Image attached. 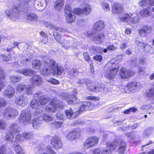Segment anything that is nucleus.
Listing matches in <instances>:
<instances>
[{"label":"nucleus","instance_id":"f257e3e1","mask_svg":"<svg viewBox=\"0 0 154 154\" xmlns=\"http://www.w3.org/2000/svg\"><path fill=\"white\" fill-rule=\"evenodd\" d=\"M44 68L41 71L42 75L46 76H49L51 73L54 75H60L64 70L63 66L58 65L52 59L50 60L49 62H45Z\"/></svg>","mask_w":154,"mask_h":154},{"label":"nucleus","instance_id":"f03ea898","mask_svg":"<svg viewBox=\"0 0 154 154\" xmlns=\"http://www.w3.org/2000/svg\"><path fill=\"white\" fill-rule=\"evenodd\" d=\"M33 0H22L20 2V8L23 9V17L28 22H36L38 17L35 14L29 13V6L33 2Z\"/></svg>","mask_w":154,"mask_h":154},{"label":"nucleus","instance_id":"7ed1b4c3","mask_svg":"<svg viewBox=\"0 0 154 154\" xmlns=\"http://www.w3.org/2000/svg\"><path fill=\"white\" fill-rule=\"evenodd\" d=\"M94 107V105L93 103L90 102L85 101L82 103V106L78 111L73 112L72 109L69 108L65 111V114L67 118L72 119L77 117L80 112L84 110H91Z\"/></svg>","mask_w":154,"mask_h":154},{"label":"nucleus","instance_id":"20e7f679","mask_svg":"<svg viewBox=\"0 0 154 154\" xmlns=\"http://www.w3.org/2000/svg\"><path fill=\"white\" fill-rule=\"evenodd\" d=\"M119 67L117 64L107 63L105 66L104 69L106 72L105 75L109 80L113 79L117 74Z\"/></svg>","mask_w":154,"mask_h":154},{"label":"nucleus","instance_id":"39448f33","mask_svg":"<svg viewBox=\"0 0 154 154\" xmlns=\"http://www.w3.org/2000/svg\"><path fill=\"white\" fill-rule=\"evenodd\" d=\"M20 128L18 124L14 123L11 124L9 126L8 133L5 137V139L8 141L12 142L14 135L20 131Z\"/></svg>","mask_w":154,"mask_h":154},{"label":"nucleus","instance_id":"423d86ee","mask_svg":"<svg viewBox=\"0 0 154 154\" xmlns=\"http://www.w3.org/2000/svg\"><path fill=\"white\" fill-rule=\"evenodd\" d=\"M31 119V114L29 111L22 110L20 115L18 117V122L22 123L26 125L30 123Z\"/></svg>","mask_w":154,"mask_h":154},{"label":"nucleus","instance_id":"0eeeda50","mask_svg":"<svg viewBox=\"0 0 154 154\" xmlns=\"http://www.w3.org/2000/svg\"><path fill=\"white\" fill-rule=\"evenodd\" d=\"M18 114L16 109L11 107H8L4 110L3 115L7 119H14L18 115Z\"/></svg>","mask_w":154,"mask_h":154},{"label":"nucleus","instance_id":"6e6552de","mask_svg":"<svg viewBox=\"0 0 154 154\" xmlns=\"http://www.w3.org/2000/svg\"><path fill=\"white\" fill-rule=\"evenodd\" d=\"M65 12L66 15V20L68 23H71L75 20L76 17L73 14L71 6L69 5H66Z\"/></svg>","mask_w":154,"mask_h":154},{"label":"nucleus","instance_id":"1a4fd4ad","mask_svg":"<svg viewBox=\"0 0 154 154\" xmlns=\"http://www.w3.org/2000/svg\"><path fill=\"white\" fill-rule=\"evenodd\" d=\"M36 151H38L39 154H57L55 151L52 149L50 145L42 147L38 146L35 149Z\"/></svg>","mask_w":154,"mask_h":154},{"label":"nucleus","instance_id":"9d476101","mask_svg":"<svg viewBox=\"0 0 154 154\" xmlns=\"http://www.w3.org/2000/svg\"><path fill=\"white\" fill-rule=\"evenodd\" d=\"M99 141V138L93 136L90 137L85 141L84 144V147L85 149L91 148L97 144Z\"/></svg>","mask_w":154,"mask_h":154},{"label":"nucleus","instance_id":"9b49d317","mask_svg":"<svg viewBox=\"0 0 154 154\" xmlns=\"http://www.w3.org/2000/svg\"><path fill=\"white\" fill-rule=\"evenodd\" d=\"M140 84L139 82H131L127 85V92L128 93H134L138 91L140 89Z\"/></svg>","mask_w":154,"mask_h":154},{"label":"nucleus","instance_id":"f8f14e48","mask_svg":"<svg viewBox=\"0 0 154 154\" xmlns=\"http://www.w3.org/2000/svg\"><path fill=\"white\" fill-rule=\"evenodd\" d=\"M59 103V101L56 99H52L50 105L45 107L46 110L48 112H54L60 106Z\"/></svg>","mask_w":154,"mask_h":154},{"label":"nucleus","instance_id":"ddd939ff","mask_svg":"<svg viewBox=\"0 0 154 154\" xmlns=\"http://www.w3.org/2000/svg\"><path fill=\"white\" fill-rule=\"evenodd\" d=\"M30 82L33 86H38L41 85L43 82V79L41 76L35 75L31 78Z\"/></svg>","mask_w":154,"mask_h":154},{"label":"nucleus","instance_id":"4468645a","mask_svg":"<svg viewBox=\"0 0 154 154\" xmlns=\"http://www.w3.org/2000/svg\"><path fill=\"white\" fill-rule=\"evenodd\" d=\"M15 89L11 85H9L6 88H4L3 92V95L9 98H12L15 94Z\"/></svg>","mask_w":154,"mask_h":154},{"label":"nucleus","instance_id":"2eb2a0df","mask_svg":"<svg viewBox=\"0 0 154 154\" xmlns=\"http://www.w3.org/2000/svg\"><path fill=\"white\" fill-rule=\"evenodd\" d=\"M14 101L17 105L22 107L25 106L28 103L23 94H20L15 97Z\"/></svg>","mask_w":154,"mask_h":154},{"label":"nucleus","instance_id":"dca6fc26","mask_svg":"<svg viewBox=\"0 0 154 154\" xmlns=\"http://www.w3.org/2000/svg\"><path fill=\"white\" fill-rule=\"evenodd\" d=\"M51 144L55 149H58L62 148L63 144L60 139L58 137L55 136L51 140Z\"/></svg>","mask_w":154,"mask_h":154},{"label":"nucleus","instance_id":"f3484780","mask_svg":"<svg viewBox=\"0 0 154 154\" xmlns=\"http://www.w3.org/2000/svg\"><path fill=\"white\" fill-rule=\"evenodd\" d=\"M72 11L73 13H74L77 15H81L83 14L87 15L90 13L91 8L89 5H86L85 7L83 9L74 8L73 10H72Z\"/></svg>","mask_w":154,"mask_h":154},{"label":"nucleus","instance_id":"a211bd4d","mask_svg":"<svg viewBox=\"0 0 154 154\" xmlns=\"http://www.w3.org/2000/svg\"><path fill=\"white\" fill-rule=\"evenodd\" d=\"M87 34L88 36L91 37H92L94 35V34H97V35L94 36L93 38V41L97 43H98L101 42L102 39H103L104 36V35L103 33H99L98 32L96 34L93 33L92 32L88 31L87 32Z\"/></svg>","mask_w":154,"mask_h":154},{"label":"nucleus","instance_id":"6ab92c4d","mask_svg":"<svg viewBox=\"0 0 154 154\" xmlns=\"http://www.w3.org/2000/svg\"><path fill=\"white\" fill-rule=\"evenodd\" d=\"M104 26V22L101 20L98 21L94 24L92 31L96 34L102 30Z\"/></svg>","mask_w":154,"mask_h":154},{"label":"nucleus","instance_id":"aec40b11","mask_svg":"<svg viewBox=\"0 0 154 154\" xmlns=\"http://www.w3.org/2000/svg\"><path fill=\"white\" fill-rule=\"evenodd\" d=\"M47 5L46 1V0H38L35 3L34 6L35 9L39 11H42L44 10Z\"/></svg>","mask_w":154,"mask_h":154},{"label":"nucleus","instance_id":"412c9836","mask_svg":"<svg viewBox=\"0 0 154 154\" xmlns=\"http://www.w3.org/2000/svg\"><path fill=\"white\" fill-rule=\"evenodd\" d=\"M40 106V105L39 104L38 101L36 99H33L31 102V107L36 109V113H39L43 111V109Z\"/></svg>","mask_w":154,"mask_h":154},{"label":"nucleus","instance_id":"4be33fe9","mask_svg":"<svg viewBox=\"0 0 154 154\" xmlns=\"http://www.w3.org/2000/svg\"><path fill=\"white\" fill-rule=\"evenodd\" d=\"M45 62H48L46 61L42 62L41 60H35L32 61V67L33 68L38 69L43 67L40 71V73L42 74L41 71L44 69V64Z\"/></svg>","mask_w":154,"mask_h":154},{"label":"nucleus","instance_id":"5701e85b","mask_svg":"<svg viewBox=\"0 0 154 154\" xmlns=\"http://www.w3.org/2000/svg\"><path fill=\"white\" fill-rule=\"evenodd\" d=\"M152 31L151 27L146 26L140 29L139 30L140 35L142 37H145L149 34Z\"/></svg>","mask_w":154,"mask_h":154},{"label":"nucleus","instance_id":"b1692460","mask_svg":"<svg viewBox=\"0 0 154 154\" xmlns=\"http://www.w3.org/2000/svg\"><path fill=\"white\" fill-rule=\"evenodd\" d=\"M81 133L79 131L74 130L69 133L66 137L67 139L72 140L75 139L79 137Z\"/></svg>","mask_w":154,"mask_h":154},{"label":"nucleus","instance_id":"393cba45","mask_svg":"<svg viewBox=\"0 0 154 154\" xmlns=\"http://www.w3.org/2000/svg\"><path fill=\"white\" fill-rule=\"evenodd\" d=\"M42 93L40 92H38L36 93L34 95V97H36L40 96L39 98V102L40 104V105L42 107V106L45 104L47 102H49L50 100V99L47 97H46L44 96L41 97L40 95Z\"/></svg>","mask_w":154,"mask_h":154},{"label":"nucleus","instance_id":"a878e982","mask_svg":"<svg viewBox=\"0 0 154 154\" xmlns=\"http://www.w3.org/2000/svg\"><path fill=\"white\" fill-rule=\"evenodd\" d=\"M31 62V58L27 56H23L20 57L19 59V63L23 66L28 65Z\"/></svg>","mask_w":154,"mask_h":154},{"label":"nucleus","instance_id":"bb28decb","mask_svg":"<svg viewBox=\"0 0 154 154\" xmlns=\"http://www.w3.org/2000/svg\"><path fill=\"white\" fill-rule=\"evenodd\" d=\"M120 75L121 77L123 79H127L129 76L133 75V72L128 70L122 68L120 70Z\"/></svg>","mask_w":154,"mask_h":154},{"label":"nucleus","instance_id":"cd10ccee","mask_svg":"<svg viewBox=\"0 0 154 154\" xmlns=\"http://www.w3.org/2000/svg\"><path fill=\"white\" fill-rule=\"evenodd\" d=\"M141 7H146L148 8L154 6V0H142L139 3Z\"/></svg>","mask_w":154,"mask_h":154},{"label":"nucleus","instance_id":"c85d7f7f","mask_svg":"<svg viewBox=\"0 0 154 154\" xmlns=\"http://www.w3.org/2000/svg\"><path fill=\"white\" fill-rule=\"evenodd\" d=\"M73 41V40L72 39L71 40H69V41L66 42L65 43L64 42V39L62 37H61L60 38V39L58 41V42L60 44H65L64 45H63V46L64 47H66V49H67V48H68L70 46H74L75 45V43L73 44L72 43V42Z\"/></svg>","mask_w":154,"mask_h":154},{"label":"nucleus","instance_id":"c756f323","mask_svg":"<svg viewBox=\"0 0 154 154\" xmlns=\"http://www.w3.org/2000/svg\"><path fill=\"white\" fill-rule=\"evenodd\" d=\"M5 14L14 21L16 20L18 17V15L12 9H7L5 11Z\"/></svg>","mask_w":154,"mask_h":154},{"label":"nucleus","instance_id":"7c9ffc66","mask_svg":"<svg viewBox=\"0 0 154 154\" xmlns=\"http://www.w3.org/2000/svg\"><path fill=\"white\" fill-rule=\"evenodd\" d=\"M123 11L122 6L119 4H115L113 6L112 12L113 14H120Z\"/></svg>","mask_w":154,"mask_h":154},{"label":"nucleus","instance_id":"2f4dec72","mask_svg":"<svg viewBox=\"0 0 154 154\" xmlns=\"http://www.w3.org/2000/svg\"><path fill=\"white\" fill-rule=\"evenodd\" d=\"M17 72L26 76H31L33 74L34 71L30 69H18Z\"/></svg>","mask_w":154,"mask_h":154},{"label":"nucleus","instance_id":"473e14b6","mask_svg":"<svg viewBox=\"0 0 154 154\" xmlns=\"http://www.w3.org/2000/svg\"><path fill=\"white\" fill-rule=\"evenodd\" d=\"M103 91H107V89L106 88V85L102 83L96 85L94 92H100Z\"/></svg>","mask_w":154,"mask_h":154},{"label":"nucleus","instance_id":"72a5a7b5","mask_svg":"<svg viewBox=\"0 0 154 154\" xmlns=\"http://www.w3.org/2000/svg\"><path fill=\"white\" fill-rule=\"evenodd\" d=\"M64 3L63 0H57L54 5L55 10L58 11H60L63 8Z\"/></svg>","mask_w":154,"mask_h":154},{"label":"nucleus","instance_id":"f704fd0d","mask_svg":"<svg viewBox=\"0 0 154 154\" xmlns=\"http://www.w3.org/2000/svg\"><path fill=\"white\" fill-rule=\"evenodd\" d=\"M46 25L47 27H49L50 29L55 30H57L60 32H64L66 31V30L62 28L59 27L56 25H54L48 23H47Z\"/></svg>","mask_w":154,"mask_h":154},{"label":"nucleus","instance_id":"c9c22d12","mask_svg":"<svg viewBox=\"0 0 154 154\" xmlns=\"http://www.w3.org/2000/svg\"><path fill=\"white\" fill-rule=\"evenodd\" d=\"M41 119V118H36L33 119L32 124L34 128L37 129L38 127L42 123Z\"/></svg>","mask_w":154,"mask_h":154},{"label":"nucleus","instance_id":"e433bc0d","mask_svg":"<svg viewBox=\"0 0 154 154\" xmlns=\"http://www.w3.org/2000/svg\"><path fill=\"white\" fill-rule=\"evenodd\" d=\"M118 144V140L116 139H115L113 142H108L106 143L107 146L110 148V150L115 149L117 146Z\"/></svg>","mask_w":154,"mask_h":154},{"label":"nucleus","instance_id":"4c0bfd02","mask_svg":"<svg viewBox=\"0 0 154 154\" xmlns=\"http://www.w3.org/2000/svg\"><path fill=\"white\" fill-rule=\"evenodd\" d=\"M79 74V70L76 69H73L69 71L68 72V75H69V77L72 78L76 76Z\"/></svg>","mask_w":154,"mask_h":154},{"label":"nucleus","instance_id":"58836bf2","mask_svg":"<svg viewBox=\"0 0 154 154\" xmlns=\"http://www.w3.org/2000/svg\"><path fill=\"white\" fill-rule=\"evenodd\" d=\"M96 85L91 81H89L86 84L87 88L89 91L94 92Z\"/></svg>","mask_w":154,"mask_h":154},{"label":"nucleus","instance_id":"ea45409f","mask_svg":"<svg viewBox=\"0 0 154 154\" xmlns=\"http://www.w3.org/2000/svg\"><path fill=\"white\" fill-rule=\"evenodd\" d=\"M69 100L68 102L69 104H74L75 105L76 103H78L79 102V100L75 96H71V97H69Z\"/></svg>","mask_w":154,"mask_h":154},{"label":"nucleus","instance_id":"a19ab883","mask_svg":"<svg viewBox=\"0 0 154 154\" xmlns=\"http://www.w3.org/2000/svg\"><path fill=\"white\" fill-rule=\"evenodd\" d=\"M126 145L125 143L122 141H121L119 145V148L118 150L120 154H123Z\"/></svg>","mask_w":154,"mask_h":154},{"label":"nucleus","instance_id":"79ce46f5","mask_svg":"<svg viewBox=\"0 0 154 154\" xmlns=\"http://www.w3.org/2000/svg\"><path fill=\"white\" fill-rule=\"evenodd\" d=\"M14 149L17 154H23L24 153L23 150L19 145L14 144Z\"/></svg>","mask_w":154,"mask_h":154},{"label":"nucleus","instance_id":"37998d69","mask_svg":"<svg viewBox=\"0 0 154 154\" xmlns=\"http://www.w3.org/2000/svg\"><path fill=\"white\" fill-rule=\"evenodd\" d=\"M41 118L47 122H50L53 120V118L50 116L46 114H42L41 115Z\"/></svg>","mask_w":154,"mask_h":154},{"label":"nucleus","instance_id":"c03bdc74","mask_svg":"<svg viewBox=\"0 0 154 154\" xmlns=\"http://www.w3.org/2000/svg\"><path fill=\"white\" fill-rule=\"evenodd\" d=\"M26 85L23 84H17L16 86L17 91L18 92L23 91L26 88Z\"/></svg>","mask_w":154,"mask_h":154},{"label":"nucleus","instance_id":"a18cd8bd","mask_svg":"<svg viewBox=\"0 0 154 154\" xmlns=\"http://www.w3.org/2000/svg\"><path fill=\"white\" fill-rule=\"evenodd\" d=\"M146 97L151 99H154V88H151L149 90L146 91Z\"/></svg>","mask_w":154,"mask_h":154},{"label":"nucleus","instance_id":"49530a36","mask_svg":"<svg viewBox=\"0 0 154 154\" xmlns=\"http://www.w3.org/2000/svg\"><path fill=\"white\" fill-rule=\"evenodd\" d=\"M145 52L146 53H152L153 52V49L152 48L147 44H146L145 45L143 48Z\"/></svg>","mask_w":154,"mask_h":154},{"label":"nucleus","instance_id":"de8ad7c7","mask_svg":"<svg viewBox=\"0 0 154 154\" xmlns=\"http://www.w3.org/2000/svg\"><path fill=\"white\" fill-rule=\"evenodd\" d=\"M133 15L134 16L131 19L130 22L131 23L136 24L139 21V16L138 15L135 14H134Z\"/></svg>","mask_w":154,"mask_h":154},{"label":"nucleus","instance_id":"09e8293b","mask_svg":"<svg viewBox=\"0 0 154 154\" xmlns=\"http://www.w3.org/2000/svg\"><path fill=\"white\" fill-rule=\"evenodd\" d=\"M11 56L10 54L6 56L5 55H0V59L3 61H8L11 60Z\"/></svg>","mask_w":154,"mask_h":154},{"label":"nucleus","instance_id":"8fccbe9b","mask_svg":"<svg viewBox=\"0 0 154 154\" xmlns=\"http://www.w3.org/2000/svg\"><path fill=\"white\" fill-rule=\"evenodd\" d=\"M140 15L142 17H148L150 15L151 13L147 9H145L140 11Z\"/></svg>","mask_w":154,"mask_h":154},{"label":"nucleus","instance_id":"3c124183","mask_svg":"<svg viewBox=\"0 0 154 154\" xmlns=\"http://www.w3.org/2000/svg\"><path fill=\"white\" fill-rule=\"evenodd\" d=\"M34 87L33 86L30 85L25 88L26 90V93L27 95H31L32 93L34 90Z\"/></svg>","mask_w":154,"mask_h":154},{"label":"nucleus","instance_id":"603ef678","mask_svg":"<svg viewBox=\"0 0 154 154\" xmlns=\"http://www.w3.org/2000/svg\"><path fill=\"white\" fill-rule=\"evenodd\" d=\"M15 140L12 142V143L13 144H16V145H18L17 143L18 141L20 140L23 141L24 140V137H23V134L22 135V136L19 134L17 135L15 138Z\"/></svg>","mask_w":154,"mask_h":154},{"label":"nucleus","instance_id":"864d4df0","mask_svg":"<svg viewBox=\"0 0 154 154\" xmlns=\"http://www.w3.org/2000/svg\"><path fill=\"white\" fill-rule=\"evenodd\" d=\"M22 79V76H13L11 77L10 78V80L13 83H16L18 82Z\"/></svg>","mask_w":154,"mask_h":154},{"label":"nucleus","instance_id":"5fc2aeb1","mask_svg":"<svg viewBox=\"0 0 154 154\" xmlns=\"http://www.w3.org/2000/svg\"><path fill=\"white\" fill-rule=\"evenodd\" d=\"M130 18H131V16L129 14L127 13L123 14L120 19L122 21L127 22L128 21Z\"/></svg>","mask_w":154,"mask_h":154},{"label":"nucleus","instance_id":"6e6d98bb","mask_svg":"<svg viewBox=\"0 0 154 154\" xmlns=\"http://www.w3.org/2000/svg\"><path fill=\"white\" fill-rule=\"evenodd\" d=\"M102 6L105 11H108L110 10L109 5L108 3L105 2L102 3Z\"/></svg>","mask_w":154,"mask_h":154},{"label":"nucleus","instance_id":"4d7b16f0","mask_svg":"<svg viewBox=\"0 0 154 154\" xmlns=\"http://www.w3.org/2000/svg\"><path fill=\"white\" fill-rule=\"evenodd\" d=\"M40 34L42 37H43L45 38V40H42V42L44 44H46L48 40L47 35L43 31H42L40 32Z\"/></svg>","mask_w":154,"mask_h":154},{"label":"nucleus","instance_id":"13d9d810","mask_svg":"<svg viewBox=\"0 0 154 154\" xmlns=\"http://www.w3.org/2000/svg\"><path fill=\"white\" fill-rule=\"evenodd\" d=\"M117 44L110 45L107 47V49L111 51H115L117 48Z\"/></svg>","mask_w":154,"mask_h":154},{"label":"nucleus","instance_id":"bf43d9fd","mask_svg":"<svg viewBox=\"0 0 154 154\" xmlns=\"http://www.w3.org/2000/svg\"><path fill=\"white\" fill-rule=\"evenodd\" d=\"M7 104V101L3 98H0V108L2 106H5Z\"/></svg>","mask_w":154,"mask_h":154},{"label":"nucleus","instance_id":"052dcab7","mask_svg":"<svg viewBox=\"0 0 154 154\" xmlns=\"http://www.w3.org/2000/svg\"><path fill=\"white\" fill-rule=\"evenodd\" d=\"M32 136V133L25 132L23 134V137L24 138L27 139H29Z\"/></svg>","mask_w":154,"mask_h":154},{"label":"nucleus","instance_id":"680f3d73","mask_svg":"<svg viewBox=\"0 0 154 154\" xmlns=\"http://www.w3.org/2000/svg\"><path fill=\"white\" fill-rule=\"evenodd\" d=\"M6 123L2 119H0V130L3 129L5 128Z\"/></svg>","mask_w":154,"mask_h":154},{"label":"nucleus","instance_id":"e2e57ef3","mask_svg":"<svg viewBox=\"0 0 154 154\" xmlns=\"http://www.w3.org/2000/svg\"><path fill=\"white\" fill-rule=\"evenodd\" d=\"M86 82V79H79L77 81V83L80 86L83 85Z\"/></svg>","mask_w":154,"mask_h":154},{"label":"nucleus","instance_id":"0e129e2a","mask_svg":"<svg viewBox=\"0 0 154 154\" xmlns=\"http://www.w3.org/2000/svg\"><path fill=\"white\" fill-rule=\"evenodd\" d=\"M135 43L137 45V46L139 48L143 47V48L146 44V43H144L142 42H140L138 40H136L135 41Z\"/></svg>","mask_w":154,"mask_h":154},{"label":"nucleus","instance_id":"69168bd1","mask_svg":"<svg viewBox=\"0 0 154 154\" xmlns=\"http://www.w3.org/2000/svg\"><path fill=\"white\" fill-rule=\"evenodd\" d=\"M5 76V72L0 67V80L4 79Z\"/></svg>","mask_w":154,"mask_h":154},{"label":"nucleus","instance_id":"338daca9","mask_svg":"<svg viewBox=\"0 0 154 154\" xmlns=\"http://www.w3.org/2000/svg\"><path fill=\"white\" fill-rule=\"evenodd\" d=\"M47 81L54 84H58L59 83V82L58 81L53 78L48 79L47 80Z\"/></svg>","mask_w":154,"mask_h":154},{"label":"nucleus","instance_id":"774afa93","mask_svg":"<svg viewBox=\"0 0 154 154\" xmlns=\"http://www.w3.org/2000/svg\"><path fill=\"white\" fill-rule=\"evenodd\" d=\"M127 43L128 41H127L123 40H122V43L121 45L120 48L122 50H124L126 48L127 46Z\"/></svg>","mask_w":154,"mask_h":154}]
</instances>
